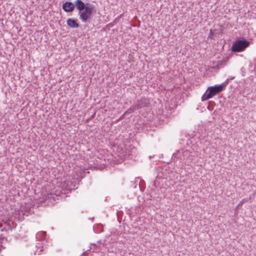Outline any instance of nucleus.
Here are the masks:
<instances>
[{
	"mask_svg": "<svg viewBox=\"0 0 256 256\" xmlns=\"http://www.w3.org/2000/svg\"><path fill=\"white\" fill-rule=\"evenodd\" d=\"M228 85V82H225L220 84L209 86L205 93L202 96V100H207L214 96L222 92Z\"/></svg>",
	"mask_w": 256,
	"mask_h": 256,
	"instance_id": "nucleus-1",
	"label": "nucleus"
},
{
	"mask_svg": "<svg viewBox=\"0 0 256 256\" xmlns=\"http://www.w3.org/2000/svg\"><path fill=\"white\" fill-rule=\"evenodd\" d=\"M94 6L90 4L86 3L85 9L79 12L80 19L83 22H86L90 18L94 10Z\"/></svg>",
	"mask_w": 256,
	"mask_h": 256,
	"instance_id": "nucleus-2",
	"label": "nucleus"
},
{
	"mask_svg": "<svg viewBox=\"0 0 256 256\" xmlns=\"http://www.w3.org/2000/svg\"><path fill=\"white\" fill-rule=\"evenodd\" d=\"M250 44L246 40H236L232 44V50L234 52H241L244 50Z\"/></svg>",
	"mask_w": 256,
	"mask_h": 256,
	"instance_id": "nucleus-3",
	"label": "nucleus"
},
{
	"mask_svg": "<svg viewBox=\"0 0 256 256\" xmlns=\"http://www.w3.org/2000/svg\"><path fill=\"white\" fill-rule=\"evenodd\" d=\"M190 156V153L188 150H185L182 152L178 151L176 153L173 154V159L174 160L176 159H180L181 162H183L185 160L188 158Z\"/></svg>",
	"mask_w": 256,
	"mask_h": 256,
	"instance_id": "nucleus-4",
	"label": "nucleus"
},
{
	"mask_svg": "<svg viewBox=\"0 0 256 256\" xmlns=\"http://www.w3.org/2000/svg\"><path fill=\"white\" fill-rule=\"evenodd\" d=\"M62 8L66 12H72L74 8V5L72 2H66L62 4Z\"/></svg>",
	"mask_w": 256,
	"mask_h": 256,
	"instance_id": "nucleus-5",
	"label": "nucleus"
},
{
	"mask_svg": "<svg viewBox=\"0 0 256 256\" xmlns=\"http://www.w3.org/2000/svg\"><path fill=\"white\" fill-rule=\"evenodd\" d=\"M149 103V100L146 98H141L140 100L138 101V104L135 106L136 108L138 109L142 107L148 106Z\"/></svg>",
	"mask_w": 256,
	"mask_h": 256,
	"instance_id": "nucleus-6",
	"label": "nucleus"
},
{
	"mask_svg": "<svg viewBox=\"0 0 256 256\" xmlns=\"http://www.w3.org/2000/svg\"><path fill=\"white\" fill-rule=\"evenodd\" d=\"M74 5L76 9L79 10V12L82 11L84 9H85L86 6V4H85L81 0H76L74 2Z\"/></svg>",
	"mask_w": 256,
	"mask_h": 256,
	"instance_id": "nucleus-7",
	"label": "nucleus"
},
{
	"mask_svg": "<svg viewBox=\"0 0 256 256\" xmlns=\"http://www.w3.org/2000/svg\"><path fill=\"white\" fill-rule=\"evenodd\" d=\"M68 26L71 28H77L79 26L78 24L76 22V20L72 18H68L66 21Z\"/></svg>",
	"mask_w": 256,
	"mask_h": 256,
	"instance_id": "nucleus-8",
	"label": "nucleus"
},
{
	"mask_svg": "<svg viewBox=\"0 0 256 256\" xmlns=\"http://www.w3.org/2000/svg\"><path fill=\"white\" fill-rule=\"evenodd\" d=\"M36 250H35L34 254L35 255L36 254H40L41 252H42L44 250L43 249V246L42 243L38 242L36 244Z\"/></svg>",
	"mask_w": 256,
	"mask_h": 256,
	"instance_id": "nucleus-9",
	"label": "nucleus"
},
{
	"mask_svg": "<svg viewBox=\"0 0 256 256\" xmlns=\"http://www.w3.org/2000/svg\"><path fill=\"white\" fill-rule=\"evenodd\" d=\"M46 233L45 232H40L36 234V238H44L46 236Z\"/></svg>",
	"mask_w": 256,
	"mask_h": 256,
	"instance_id": "nucleus-10",
	"label": "nucleus"
},
{
	"mask_svg": "<svg viewBox=\"0 0 256 256\" xmlns=\"http://www.w3.org/2000/svg\"><path fill=\"white\" fill-rule=\"evenodd\" d=\"M220 68V66L218 65V64H216V65H214V66H210L208 70V71H212V70H214V71H216L217 70L218 68Z\"/></svg>",
	"mask_w": 256,
	"mask_h": 256,
	"instance_id": "nucleus-11",
	"label": "nucleus"
},
{
	"mask_svg": "<svg viewBox=\"0 0 256 256\" xmlns=\"http://www.w3.org/2000/svg\"><path fill=\"white\" fill-rule=\"evenodd\" d=\"M54 194H52V193H50V194H48V195H47V197L46 198H54Z\"/></svg>",
	"mask_w": 256,
	"mask_h": 256,
	"instance_id": "nucleus-12",
	"label": "nucleus"
},
{
	"mask_svg": "<svg viewBox=\"0 0 256 256\" xmlns=\"http://www.w3.org/2000/svg\"><path fill=\"white\" fill-rule=\"evenodd\" d=\"M244 200H243L242 202H240V204H238V206H241V205H242V204H243V202H243V201H244Z\"/></svg>",
	"mask_w": 256,
	"mask_h": 256,
	"instance_id": "nucleus-13",
	"label": "nucleus"
},
{
	"mask_svg": "<svg viewBox=\"0 0 256 256\" xmlns=\"http://www.w3.org/2000/svg\"><path fill=\"white\" fill-rule=\"evenodd\" d=\"M2 226V224L1 223H0V228H1Z\"/></svg>",
	"mask_w": 256,
	"mask_h": 256,
	"instance_id": "nucleus-14",
	"label": "nucleus"
},
{
	"mask_svg": "<svg viewBox=\"0 0 256 256\" xmlns=\"http://www.w3.org/2000/svg\"><path fill=\"white\" fill-rule=\"evenodd\" d=\"M210 34H212V30H210Z\"/></svg>",
	"mask_w": 256,
	"mask_h": 256,
	"instance_id": "nucleus-15",
	"label": "nucleus"
},
{
	"mask_svg": "<svg viewBox=\"0 0 256 256\" xmlns=\"http://www.w3.org/2000/svg\"><path fill=\"white\" fill-rule=\"evenodd\" d=\"M234 78V77H233V78H231V80H232Z\"/></svg>",
	"mask_w": 256,
	"mask_h": 256,
	"instance_id": "nucleus-16",
	"label": "nucleus"
},
{
	"mask_svg": "<svg viewBox=\"0 0 256 256\" xmlns=\"http://www.w3.org/2000/svg\"><path fill=\"white\" fill-rule=\"evenodd\" d=\"M234 78V77H233V78H231V80H232Z\"/></svg>",
	"mask_w": 256,
	"mask_h": 256,
	"instance_id": "nucleus-17",
	"label": "nucleus"
},
{
	"mask_svg": "<svg viewBox=\"0 0 256 256\" xmlns=\"http://www.w3.org/2000/svg\"><path fill=\"white\" fill-rule=\"evenodd\" d=\"M234 78V77H233V78H231V80H232Z\"/></svg>",
	"mask_w": 256,
	"mask_h": 256,
	"instance_id": "nucleus-18",
	"label": "nucleus"
}]
</instances>
